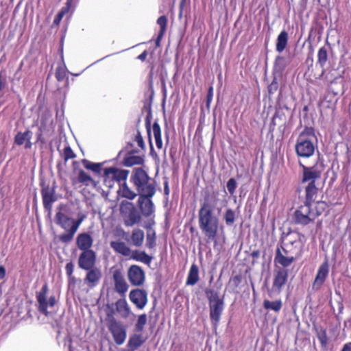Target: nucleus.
Segmentation results:
<instances>
[{"instance_id": "423d86ee", "label": "nucleus", "mask_w": 351, "mask_h": 351, "mask_svg": "<svg viewBox=\"0 0 351 351\" xmlns=\"http://www.w3.org/2000/svg\"><path fill=\"white\" fill-rule=\"evenodd\" d=\"M129 171L117 167H108L104 171V182L108 187H113L115 182L120 185L126 181Z\"/></svg>"}, {"instance_id": "4c0bfd02", "label": "nucleus", "mask_w": 351, "mask_h": 351, "mask_svg": "<svg viewBox=\"0 0 351 351\" xmlns=\"http://www.w3.org/2000/svg\"><path fill=\"white\" fill-rule=\"evenodd\" d=\"M43 204L45 208L51 209L52 203L55 201L53 195L48 191L43 192Z\"/></svg>"}, {"instance_id": "4be33fe9", "label": "nucleus", "mask_w": 351, "mask_h": 351, "mask_svg": "<svg viewBox=\"0 0 351 351\" xmlns=\"http://www.w3.org/2000/svg\"><path fill=\"white\" fill-rule=\"evenodd\" d=\"M138 192L139 196H147L152 197L155 193V188L149 178L147 181L142 183V185H139L136 187Z\"/></svg>"}, {"instance_id": "bf43d9fd", "label": "nucleus", "mask_w": 351, "mask_h": 351, "mask_svg": "<svg viewBox=\"0 0 351 351\" xmlns=\"http://www.w3.org/2000/svg\"><path fill=\"white\" fill-rule=\"evenodd\" d=\"M147 52L145 51H143L142 53H141L138 56V58L142 61L145 60L146 57H147Z\"/></svg>"}, {"instance_id": "f704fd0d", "label": "nucleus", "mask_w": 351, "mask_h": 351, "mask_svg": "<svg viewBox=\"0 0 351 351\" xmlns=\"http://www.w3.org/2000/svg\"><path fill=\"white\" fill-rule=\"evenodd\" d=\"M143 341L141 340V337L140 335H134L129 339L127 346L132 348L131 350L134 351V350L140 347Z\"/></svg>"}, {"instance_id": "e2e57ef3", "label": "nucleus", "mask_w": 351, "mask_h": 351, "mask_svg": "<svg viewBox=\"0 0 351 351\" xmlns=\"http://www.w3.org/2000/svg\"><path fill=\"white\" fill-rule=\"evenodd\" d=\"M149 239H152V237H149V235L148 234L147 235V240H149Z\"/></svg>"}, {"instance_id": "6e6d98bb", "label": "nucleus", "mask_w": 351, "mask_h": 351, "mask_svg": "<svg viewBox=\"0 0 351 351\" xmlns=\"http://www.w3.org/2000/svg\"><path fill=\"white\" fill-rule=\"evenodd\" d=\"M135 141L139 147H141V148L144 147L145 145H144L143 139L139 133H138L137 135L136 136Z\"/></svg>"}, {"instance_id": "c756f323", "label": "nucleus", "mask_w": 351, "mask_h": 351, "mask_svg": "<svg viewBox=\"0 0 351 351\" xmlns=\"http://www.w3.org/2000/svg\"><path fill=\"white\" fill-rule=\"evenodd\" d=\"M144 240V232L140 229H134L131 236V243L132 245L139 247Z\"/></svg>"}, {"instance_id": "e433bc0d", "label": "nucleus", "mask_w": 351, "mask_h": 351, "mask_svg": "<svg viewBox=\"0 0 351 351\" xmlns=\"http://www.w3.org/2000/svg\"><path fill=\"white\" fill-rule=\"evenodd\" d=\"M328 60V53L326 47H321L317 53V63L321 67H324Z\"/></svg>"}, {"instance_id": "ea45409f", "label": "nucleus", "mask_w": 351, "mask_h": 351, "mask_svg": "<svg viewBox=\"0 0 351 351\" xmlns=\"http://www.w3.org/2000/svg\"><path fill=\"white\" fill-rule=\"evenodd\" d=\"M32 134L29 131L25 132H19L15 136V143L19 145H23L28 138H31Z\"/></svg>"}, {"instance_id": "a18cd8bd", "label": "nucleus", "mask_w": 351, "mask_h": 351, "mask_svg": "<svg viewBox=\"0 0 351 351\" xmlns=\"http://www.w3.org/2000/svg\"><path fill=\"white\" fill-rule=\"evenodd\" d=\"M62 156L65 161L75 157V154L69 146L64 147Z\"/></svg>"}, {"instance_id": "412c9836", "label": "nucleus", "mask_w": 351, "mask_h": 351, "mask_svg": "<svg viewBox=\"0 0 351 351\" xmlns=\"http://www.w3.org/2000/svg\"><path fill=\"white\" fill-rule=\"evenodd\" d=\"M93 239L87 233H81L78 234L76 239V244L78 248L83 251L90 250V248L93 245Z\"/></svg>"}, {"instance_id": "09e8293b", "label": "nucleus", "mask_w": 351, "mask_h": 351, "mask_svg": "<svg viewBox=\"0 0 351 351\" xmlns=\"http://www.w3.org/2000/svg\"><path fill=\"white\" fill-rule=\"evenodd\" d=\"M237 187V183L234 178H230L227 183V189L230 194H233Z\"/></svg>"}, {"instance_id": "5fc2aeb1", "label": "nucleus", "mask_w": 351, "mask_h": 351, "mask_svg": "<svg viewBox=\"0 0 351 351\" xmlns=\"http://www.w3.org/2000/svg\"><path fill=\"white\" fill-rule=\"evenodd\" d=\"M213 87H210L208 92L207 98H206V105L208 107L210 106V104L213 100Z\"/></svg>"}, {"instance_id": "3c124183", "label": "nucleus", "mask_w": 351, "mask_h": 351, "mask_svg": "<svg viewBox=\"0 0 351 351\" xmlns=\"http://www.w3.org/2000/svg\"><path fill=\"white\" fill-rule=\"evenodd\" d=\"M65 71L62 68H58L56 72V77L58 81L62 80L65 77Z\"/></svg>"}, {"instance_id": "de8ad7c7", "label": "nucleus", "mask_w": 351, "mask_h": 351, "mask_svg": "<svg viewBox=\"0 0 351 351\" xmlns=\"http://www.w3.org/2000/svg\"><path fill=\"white\" fill-rule=\"evenodd\" d=\"M275 66L279 70H283L287 66L285 59L282 56H278L275 61Z\"/></svg>"}, {"instance_id": "c85d7f7f", "label": "nucleus", "mask_w": 351, "mask_h": 351, "mask_svg": "<svg viewBox=\"0 0 351 351\" xmlns=\"http://www.w3.org/2000/svg\"><path fill=\"white\" fill-rule=\"evenodd\" d=\"M199 280V269L196 265L193 264L190 268L186 279V285H194Z\"/></svg>"}, {"instance_id": "0e129e2a", "label": "nucleus", "mask_w": 351, "mask_h": 351, "mask_svg": "<svg viewBox=\"0 0 351 351\" xmlns=\"http://www.w3.org/2000/svg\"><path fill=\"white\" fill-rule=\"evenodd\" d=\"M149 239H152V237H149V235L148 234L147 235V240H149Z\"/></svg>"}, {"instance_id": "a19ab883", "label": "nucleus", "mask_w": 351, "mask_h": 351, "mask_svg": "<svg viewBox=\"0 0 351 351\" xmlns=\"http://www.w3.org/2000/svg\"><path fill=\"white\" fill-rule=\"evenodd\" d=\"M144 160L139 156H131L126 158L125 164L126 166H133L135 165H141Z\"/></svg>"}, {"instance_id": "052dcab7", "label": "nucleus", "mask_w": 351, "mask_h": 351, "mask_svg": "<svg viewBox=\"0 0 351 351\" xmlns=\"http://www.w3.org/2000/svg\"><path fill=\"white\" fill-rule=\"evenodd\" d=\"M25 142L26 143H25V147L27 149L30 148L32 146V143L30 142V138H28V140H27Z\"/></svg>"}, {"instance_id": "dca6fc26", "label": "nucleus", "mask_w": 351, "mask_h": 351, "mask_svg": "<svg viewBox=\"0 0 351 351\" xmlns=\"http://www.w3.org/2000/svg\"><path fill=\"white\" fill-rule=\"evenodd\" d=\"M303 167V179L302 182H315V180L319 178L321 173L323 171L322 165L316 164L313 167H307L302 165Z\"/></svg>"}, {"instance_id": "2eb2a0df", "label": "nucleus", "mask_w": 351, "mask_h": 351, "mask_svg": "<svg viewBox=\"0 0 351 351\" xmlns=\"http://www.w3.org/2000/svg\"><path fill=\"white\" fill-rule=\"evenodd\" d=\"M86 271L87 273L84 279V282L88 288H94L98 285L100 282L102 276L101 271L97 267H94Z\"/></svg>"}, {"instance_id": "473e14b6", "label": "nucleus", "mask_w": 351, "mask_h": 351, "mask_svg": "<svg viewBox=\"0 0 351 351\" xmlns=\"http://www.w3.org/2000/svg\"><path fill=\"white\" fill-rule=\"evenodd\" d=\"M77 180L80 182L83 183L86 186H95V182L93 179L83 170H80L79 171Z\"/></svg>"}, {"instance_id": "49530a36", "label": "nucleus", "mask_w": 351, "mask_h": 351, "mask_svg": "<svg viewBox=\"0 0 351 351\" xmlns=\"http://www.w3.org/2000/svg\"><path fill=\"white\" fill-rule=\"evenodd\" d=\"M315 204V211L314 210V214H316L317 217L326 209V204L324 202L317 201Z\"/></svg>"}, {"instance_id": "6ab92c4d", "label": "nucleus", "mask_w": 351, "mask_h": 351, "mask_svg": "<svg viewBox=\"0 0 351 351\" xmlns=\"http://www.w3.org/2000/svg\"><path fill=\"white\" fill-rule=\"evenodd\" d=\"M152 197L139 196L138 199V206L145 217L152 215L154 212L153 202L150 199Z\"/></svg>"}, {"instance_id": "f8f14e48", "label": "nucleus", "mask_w": 351, "mask_h": 351, "mask_svg": "<svg viewBox=\"0 0 351 351\" xmlns=\"http://www.w3.org/2000/svg\"><path fill=\"white\" fill-rule=\"evenodd\" d=\"M130 300L138 309H143L147 304V293L144 289H134L129 293Z\"/></svg>"}, {"instance_id": "603ef678", "label": "nucleus", "mask_w": 351, "mask_h": 351, "mask_svg": "<svg viewBox=\"0 0 351 351\" xmlns=\"http://www.w3.org/2000/svg\"><path fill=\"white\" fill-rule=\"evenodd\" d=\"M85 216L84 215L79 217L77 220L74 219L75 227L73 228V231L77 232L82 222L84 221Z\"/></svg>"}, {"instance_id": "4468645a", "label": "nucleus", "mask_w": 351, "mask_h": 351, "mask_svg": "<svg viewBox=\"0 0 351 351\" xmlns=\"http://www.w3.org/2000/svg\"><path fill=\"white\" fill-rule=\"evenodd\" d=\"M96 254L93 250L83 251L78 258L79 267L84 270L94 268Z\"/></svg>"}, {"instance_id": "13d9d810", "label": "nucleus", "mask_w": 351, "mask_h": 351, "mask_svg": "<svg viewBox=\"0 0 351 351\" xmlns=\"http://www.w3.org/2000/svg\"><path fill=\"white\" fill-rule=\"evenodd\" d=\"M5 276V269L3 266H0V279H3Z\"/></svg>"}, {"instance_id": "37998d69", "label": "nucleus", "mask_w": 351, "mask_h": 351, "mask_svg": "<svg viewBox=\"0 0 351 351\" xmlns=\"http://www.w3.org/2000/svg\"><path fill=\"white\" fill-rule=\"evenodd\" d=\"M147 323V315L142 314L138 316L137 322L135 325L136 330L141 332L143 330L145 325Z\"/></svg>"}, {"instance_id": "0eeeda50", "label": "nucleus", "mask_w": 351, "mask_h": 351, "mask_svg": "<svg viewBox=\"0 0 351 351\" xmlns=\"http://www.w3.org/2000/svg\"><path fill=\"white\" fill-rule=\"evenodd\" d=\"M315 218L316 214H314L312 205L306 203L300 206L294 213L295 222L303 226L313 221Z\"/></svg>"}, {"instance_id": "aec40b11", "label": "nucleus", "mask_w": 351, "mask_h": 351, "mask_svg": "<svg viewBox=\"0 0 351 351\" xmlns=\"http://www.w3.org/2000/svg\"><path fill=\"white\" fill-rule=\"evenodd\" d=\"M296 259L295 256L290 254H286L283 252H282L280 249H278L274 261L276 263L280 265L282 267V268H285L289 266Z\"/></svg>"}, {"instance_id": "79ce46f5", "label": "nucleus", "mask_w": 351, "mask_h": 351, "mask_svg": "<svg viewBox=\"0 0 351 351\" xmlns=\"http://www.w3.org/2000/svg\"><path fill=\"white\" fill-rule=\"evenodd\" d=\"M133 258L147 264H149L152 261V258L144 252H136L135 254L133 255Z\"/></svg>"}, {"instance_id": "20e7f679", "label": "nucleus", "mask_w": 351, "mask_h": 351, "mask_svg": "<svg viewBox=\"0 0 351 351\" xmlns=\"http://www.w3.org/2000/svg\"><path fill=\"white\" fill-rule=\"evenodd\" d=\"M120 215L126 226H133L138 223L141 217L134 204L128 201H122L119 206Z\"/></svg>"}, {"instance_id": "a211bd4d", "label": "nucleus", "mask_w": 351, "mask_h": 351, "mask_svg": "<svg viewBox=\"0 0 351 351\" xmlns=\"http://www.w3.org/2000/svg\"><path fill=\"white\" fill-rule=\"evenodd\" d=\"M329 272V265L328 261L326 260L319 267L315 281L313 282L314 289H319L324 282Z\"/></svg>"}, {"instance_id": "cd10ccee", "label": "nucleus", "mask_w": 351, "mask_h": 351, "mask_svg": "<svg viewBox=\"0 0 351 351\" xmlns=\"http://www.w3.org/2000/svg\"><path fill=\"white\" fill-rule=\"evenodd\" d=\"M288 43V34L285 31H282L278 36L276 40V51L279 53L282 52Z\"/></svg>"}, {"instance_id": "c03bdc74", "label": "nucleus", "mask_w": 351, "mask_h": 351, "mask_svg": "<svg viewBox=\"0 0 351 351\" xmlns=\"http://www.w3.org/2000/svg\"><path fill=\"white\" fill-rule=\"evenodd\" d=\"M67 5L69 6V0H67ZM69 7L62 9V10L56 15L53 20V23L58 25L64 15L68 12Z\"/></svg>"}, {"instance_id": "bb28decb", "label": "nucleus", "mask_w": 351, "mask_h": 351, "mask_svg": "<svg viewBox=\"0 0 351 351\" xmlns=\"http://www.w3.org/2000/svg\"><path fill=\"white\" fill-rule=\"evenodd\" d=\"M117 193L121 197L128 199H134L136 196V193L128 187L125 181L119 186Z\"/></svg>"}, {"instance_id": "8fccbe9b", "label": "nucleus", "mask_w": 351, "mask_h": 351, "mask_svg": "<svg viewBox=\"0 0 351 351\" xmlns=\"http://www.w3.org/2000/svg\"><path fill=\"white\" fill-rule=\"evenodd\" d=\"M318 339L322 346H326L327 344L328 338L325 330H323L322 332L318 335Z\"/></svg>"}, {"instance_id": "f03ea898", "label": "nucleus", "mask_w": 351, "mask_h": 351, "mask_svg": "<svg viewBox=\"0 0 351 351\" xmlns=\"http://www.w3.org/2000/svg\"><path fill=\"white\" fill-rule=\"evenodd\" d=\"M314 131L312 128H306L299 135L295 145V152L298 156L308 158L315 152Z\"/></svg>"}, {"instance_id": "f257e3e1", "label": "nucleus", "mask_w": 351, "mask_h": 351, "mask_svg": "<svg viewBox=\"0 0 351 351\" xmlns=\"http://www.w3.org/2000/svg\"><path fill=\"white\" fill-rule=\"evenodd\" d=\"M218 200L215 193L206 195L198 211L199 228L208 241H215L218 232L219 220L214 212Z\"/></svg>"}, {"instance_id": "39448f33", "label": "nucleus", "mask_w": 351, "mask_h": 351, "mask_svg": "<svg viewBox=\"0 0 351 351\" xmlns=\"http://www.w3.org/2000/svg\"><path fill=\"white\" fill-rule=\"evenodd\" d=\"M305 243V237L299 233H293L289 235L288 242L282 251L286 254H290L296 258H300L303 252V247Z\"/></svg>"}, {"instance_id": "58836bf2", "label": "nucleus", "mask_w": 351, "mask_h": 351, "mask_svg": "<svg viewBox=\"0 0 351 351\" xmlns=\"http://www.w3.org/2000/svg\"><path fill=\"white\" fill-rule=\"evenodd\" d=\"M226 224L228 226H232L235 221V213L231 208H228L223 215Z\"/></svg>"}, {"instance_id": "680f3d73", "label": "nucleus", "mask_w": 351, "mask_h": 351, "mask_svg": "<svg viewBox=\"0 0 351 351\" xmlns=\"http://www.w3.org/2000/svg\"><path fill=\"white\" fill-rule=\"evenodd\" d=\"M258 254H259V253H258V252H253V253H252V256H253L254 257H257V256H258Z\"/></svg>"}, {"instance_id": "9b49d317", "label": "nucleus", "mask_w": 351, "mask_h": 351, "mask_svg": "<svg viewBox=\"0 0 351 351\" xmlns=\"http://www.w3.org/2000/svg\"><path fill=\"white\" fill-rule=\"evenodd\" d=\"M114 342L117 345H122L126 339L127 332L125 328L115 320L112 321L108 326Z\"/></svg>"}, {"instance_id": "6e6552de", "label": "nucleus", "mask_w": 351, "mask_h": 351, "mask_svg": "<svg viewBox=\"0 0 351 351\" xmlns=\"http://www.w3.org/2000/svg\"><path fill=\"white\" fill-rule=\"evenodd\" d=\"M48 287L47 285L43 286L40 292L37 294V300L39 304V311L45 315L48 314V309L54 306L56 298L53 295L47 298Z\"/></svg>"}, {"instance_id": "4d7b16f0", "label": "nucleus", "mask_w": 351, "mask_h": 351, "mask_svg": "<svg viewBox=\"0 0 351 351\" xmlns=\"http://www.w3.org/2000/svg\"><path fill=\"white\" fill-rule=\"evenodd\" d=\"M341 351H351V342L344 344Z\"/></svg>"}, {"instance_id": "864d4df0", "label": "nucleus", "mask_w": 351, "mask_h": 351, "mask_svg": "<svg viewBox=\"0 0 351 351\" xmlns=\"http://www.w3.org/2000/svg\"><path fill=\"white\" fill-rule=\"evenodd\" d=\"M65 270H66V274L70 277V278H73V276H72L73 274V265L71 263H68L66 266H65Z\"/></svg>"}, {"instance_id": "72a5a7b5", "label": "nucleus", "mask_w": 351, "mask_h": 351, "mask_svg": "<svg viewBox=\"0 0 351 351\" xmlns=\"http://www.w3.org/2000/svg\"><path fill=\"white\" fill-rule=\"evenodd\" d=\"M281 300L269 301L265 300L263 302V306L265 309L272 310L275 312H278L282 308Z\"/></svg>"}, {"instance_id": "69168bd1", "label": "nucleus", "mask_w": 351, "mask_h": 351, "mask_svg": "<svg viewBox=\"0 0 351 351\" xmlns=\"http://www.w3.org/2000/svg\"><path fill=\"white\" fill-rule=\"evenodd\" d=\"M121 351H134V350H121Z\"/></svg>"}, {"instance_id": "7c9ffc66", "label": "nucleus", "mask_w": 351, "mask_h": 351, "mask_svg": "<svg viewBox=\"0 0 351 351\" xmlns=\"http://www.w3.org/2000/svg\"><path fill=\"white\" fill-rule=\"evenodd\" d=\"M152 132L156 147L158 149H162L163 143L161 139V130L159 124L157 122L154 123L152 126Z\"/></svg>"}, {"instance_id": "b1692460", "label": "nucleus", "mask_w": 351, "mask_h": 351, "mask_svg": "<svg viewBox=\"0 0 351 351\" xmlns=\"http://www.w3.org/2000/svg\"><path fill=\"white\" fill-rule=\"evenodd\" d=\"M117 311L121 317L128 318L131 314L130 308L125 298L118 300L115 303Z\"/></svg>"}, {"instance_id": "a878e982", "label": "nucleus", "mask_w": 351, "mask_h": 351, "mask_svg": "<svg viewBox=\"0 0 351 351\" xmlns=\"http://www.w3.org/2000/svg\"><path fill=\"white\" fill-rule=\"evenodd\" d=\"M110 247L117 253L123 256H130L131 250L123 242L121 241H112L110 242Z\"/></svg>"}, {"instance_id": "ddd939ff", "label": "nucleus", "mask_w": 351, "mask_h": 351, "mask_svg": "<svg viewBox=\"0 0 351 351\" xmlns=\"http://www.w3.org/2000/svg\"><path fill=\"white\" fill-rule=\"evenodd\" d=\"M223 308V303L219 298H213L210 301V315L212 323L217 326Z\"/></svg>"}, {"instance_id": "393cba45", "label": "nucleus", "mask_w": 351, "mask_h": 351, "mask_svg": "<svg viewBox=\"0 0 351 351\" xmlns=\"http://www.w3.org/2000/svg\"><path fill=\"white\" fill-rule=\"evenodd\" d=\"M306 203L311 204L317 195L318 189L316 187L314 182H310L306 187Z\"/></svg>"}, {"instance_id": "2f4dec72", "label": "nucleus", "mask_w": 351, "mask_h": 351, "mask_svg": "<svg viewBox=\"0 0 351 351\" xmlns=\"http://www.w3.org/2000/svg\"><path fill=\"white\" fill-rule=\"evenodd\" d=\"M167 19L166 16H160L157 20V23L158 25H160V29L158 33L157 40H156V44L158 45L160 40V39L162 38L163 35L165 33L166 27H167Z\"/></svg>"}, {"instance_id": "c9c22d12", "label": "nucleus", "mask_w": 351, "mask_h": 351, "mask_svg": "<svg viewBox=\"0 0 351 351\" xmlns=\"http://www.w3.org/2000/svg\"><path fill=\"white\" fill-rule=\"evenodd\" d=\"M82 164L84 167L96 173H99L101 169V163H95L87 160H83Z\"/></svg>"}, {"instance_id": "5701e85b", "label": "nucleus", "mask_w": 351, "mask_h": 351, "mask_svg": "<svg viewBox=\"0 0 351 351\" xmlns=\"http://www.w3.org/2000/svg\"><path fill=\"white\" fill-rule=\"evenodd\" d=\"M149 178L147 173L143 169L136 168L133 171L131 180L136 188L139 185H142V183L147 181Z\"/></svg>"}, {"instance_id": "f3484780", "label": "nucleus", "mask_w": 351, "mask_h": 351, "mask_svg": "<svg viewBox=\"0 0 351 351\" xmlns=\"http://www.w3.org/2000/svg\"><path fill=\"white\" fill-rule=\"evenodd\" d=\"M113 281L115 291L121 296H125L128 291L129 285L127 283L123 275L119 271L113 273Z\"/></svg>"}, {"instance_id": "1a4fd4ad", "label": "nucleus", "mask_w": 351, "mask_h": 351, "mask_svg": "<svg viewBox=\"0 0 351 351\" xmlns=\"http://www.w3.org/2000/svg\"><path fill=\"white\" fill-rule=\"evenodd\" d=\"M129 282L133 286H142L145 281V274L143 269L136 265H131L127 272Z\"/></svg>"}, {"instance_id": "7ed1b4c3", "label": "nucleus", "mask_w": 351, "mask_h": 351, "mask_svg": "<svg viewBox=\"0 0 351 351\" xmlns=\"http://www.w3.org/2000/svg\"><path fill=\"white\" fill-rule=\"evenodd\" d=\"M56 223L66 231V232L59 236L60 241L64 243L71 242L76 233L73 231L75 227L74 219L62 212H58L56 215Z\"/></svg>"}, {"instance_id": "9d476101", "label": "nucleus", "mask_w": 351, "mask_h": 351, "mask_svg": "<svg viewBox=\"0 0 351 351\" xmlns=\"http://www.w3.org/2000/svg\"><path fill=\"white\" fill-rule=\"evenodd\" d=\"M288 279V270L286 268L276 267L274 271L272 290L280 293Z\"/></svg>"}]
</instances>
